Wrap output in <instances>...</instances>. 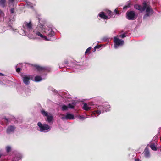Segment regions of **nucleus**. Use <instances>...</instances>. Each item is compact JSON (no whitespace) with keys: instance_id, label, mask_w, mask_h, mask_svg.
Here are the masks:
<instances>
[{"instance_id":"obj_1","label":"nucleus","mask_w":161,"mask_h":161,"mask_svg":"<svg viewBox=\"0 0 161 161\" xmlns=\"http://www.w3.org/2000/svg\"><path fill=\"white\" fill-rule=\"evenodd\" d=\"M41 23V40L42 39L43 40L50 41V38H47V36H53L54 35V32L53 29L50 26H48L46 21L43 23L42 21Z\"/></svg>"},{"instance_id":"obj_2","label":"nucleus","mask_w":161,"mask_h":161,"mask_svg":"<svg viewBox=\"0 0 161 161\" xmlns=\"http://www.w3.org/2000/svg\"><path fill=\"white\" fill-rule=\"evenodd\" d=\"M134 8L138 10L141 12L146 11V14L144 15L143 18H146L149 17L153 13V11L151 8L150 5L145 2L143 3L142 6L138 4H136L134 6Z\"/></svg>"},{"instance_id":"obj_3","label":"nucleus","mask_w":161,"mask_h":161,"mask_svg":"<svg viewBox=\"0 0 161 161\" xmlns=\"http://www.w3.org/2000/svg\"><path fill=\"white\" fill-rule=\"evenodd\" d=\"M95 107L97 110L93 111L91 114L92 116L93 117L94 115L95 117H97L101 113H103L105 111L107 112L109 110L110 108V105L105 106V105H96Z\"/></svg>"},{"instance_id":"obj_4","label":"nucleus","mask_w":161,"mask_h":161,"mask_svg":"<svg viewBox=\"0 0 161 161\" xmlns=\"http://www.w3.org/2000/svg\"><path fill=\"white\" fill-rule=\"evenodd\" d=\"M41 113L44 116L46 117V121L48 123H53V116L52 114L50 113H48L44 110L41 111Z\"/></svg>"},{"instance_id":"obj_5","label":"nucleus","mask_w":161,"mask_h":161,"mask_svg":"<svg viewBox=\"0 0 161 161\" xmlns=\"http://www.w3.org/2000/svg\"><path fill=\"white\" fill-rule=\"evenodd\" d=\"M41 81L46 78L47 73L50 70V69L48 67L41 66Z\"/></svg>"},{"instance_id":"obj_6","label":"nucleus","mask_w":161,"mask_h":161,"mask_svg":"<svg viewBox=\"0 0 161 161\" xmlns=\"http://www.w3.org/2000/svg\"><path fill=\"white\" fill-rule=\"evenodd\" d=\"M114 47L117 49L119 46H121L123 45L124 41L122 40L119 39L117 37H115L114 39Z\"/></svg>"},{"instance_id":"obj_7","label":"nucleus","mask_w":161,"mask_h":161,"mask_svg":"<svg viewBox=\"0 0 161 161\" xmlns=\"http://www.w3.org/2000/svg\"><path fill=\"white\" fill-rule=\"evenodd\" d=\"M127 18L130 20H134L136 19L135 13L134 11L127 12L126 13Z\"/></svg>"},{"instance_id":"obj_8","label":"nucleus","mask_w":161,"mask_h":161,"mask_svg":"<svg viewBox=\"0 0 161 161\" xmlns=\"http://www.w3.org/2000/svg\"><path fill=\"white\" fill-rule=\"evenodd\" d=\"M51 130V128L47 124H41V131L46 132L49 131Z\"/></svg>"},{"instance_id":"obj_9","label":"nucleus","mask_w":161,"mask_h":161,"mask_svg":"<svg viewBox=\"0 0 161 161\" xmlns=\"http://www.w3.org/2000/svg\"><path fill=\"white\" fill-rule=\"evenodd\" d=\"M74 119V116L73 114L67 113L65 116L61 117V119L63 120H72Z\"/></svg>"},{"instance_id":"obj_10","label":"nucleus","mask_w":161,"mask_h":161,"mask_svg":"<svg viewBox=\"0 0 161 161\" xmlns=\"http://www.w3.org/2000/svg\"><path fill=\"white\" fill-rule=\"evenodd\" d=\"M23 27L29 31L32 30L33 27V24L31 21L29 22H25L24 23Z\"/></svg>"},{"instance_id":"obj_11","label":"nucleus","mask_w":161,"mask_h":161,"mask_svg":"<svg viewBox=\"0 0 161 161\" xmlns=\"http://www.w3.org/2000/svg\"><path fill=\"white\" fill-rule=\"evenodd\" d=\"M30 79L33 80L31 77H30V76H25L23 77L22 80L24 83L26 85H28L30 84Z\"/></svg>"},{"instance_id":"obj_12","label":"nucleus","mask_w":161,"mask_h":161,"mask_svg":"<svg viewBox=\"0 0 161 161\" xmlns=\"http://www.w3.org/2000/svg\"><path fill=\"white\" fill-rule=\"evenodd\" d=\"M144 155L146 158H149L150 157V154L148 148L146 147L143 152Z\"/></svg>"},{"instance_id":"obj_13","label":"nucleus","mask_w":161,"mask_h":161,"mask_svg":"<svg viewBox=\"0 0 161 161\" xmlns=\"http://www.w3.org/2000/svg\"><path fill=\"white\" fill-rule=\"evenodd\" d=\"M34 34L36 36H40V26H37L33 31Z\"/></svg>"},{"instance_id":"obj_14","label":"nucleus","mask_w":161,"mask_h":161,"mask_svg":"<svg viewBox=\"0 0 161 161\" xmlns=\"http://www.w3.org/2000/svg\"><path fill=\"white\" fill-rule=\"evenodd\" d=\"M98 16L101 18L104 19H109L110 17H108V16L106 15L104 12H100L98 14Z\"/></svg>"},{"instance_id":"obj_15","label":"nucleus","mask_w":161,"mask_h":161,"mask_svg":"<svg viewBox=\"0 0 161 161\" xmlns=\"http://www.w3.org/2000/svg\"><path fill=\"white\" fill-rule=\"evenodd\" d=\"M93 108L94 107H92L90 105L86 103H84L82 108L83 109L86 111H88L89 110L92 108Z\"/></svg>"},{"instance_id":"obj_16","label":"nucleus","mask_w":161,"mask_h":161,"mask_svg":"<svg viewBox=\"0 0 161 161\" xmlns=\"http://www.w3.org/2000/svg\"><path fill=\"white\" fill-rule=\"evenodd\" d=\"M15 128L13 126L10 125L8 127L7 130V132L8 133H9L10 132L14 131Z\"/></svg>"},{"instance_id":"obj_17","label":"nucleus","mask_w":161,"mask_h":161,"mask_svg":"<svg viewBox=\"0 0 161 161\" xmlns=\"http://www.w3.org/2000/svg\"><path fill=\"white\" fill-rule=\"evenodd\" d=\"M150 147L151 148L153 151H156L157 150V148L156 147V143H154L151 144L150 145Z\"/></svg>"},{"instance_id":"obj_18","label":"nucleus","mask_w":161,"mask_h":161,"mask_svg":"<svg viewBox=\"0 0 161 161\" xmlns=\"http://www.w3.org/2000/svg\"><path fill=\"white\" fill-rule=\"evenodd\" d=\"M31 66L35 68V69H36L37 70L39 71L40 70V66L39 65L36 64H29Z\"/></svg>"},{"instance_id":"obj_19","label":"nucleus","mask_w":161,"mask_h":161,"mask_svg":"<svg viewBox=\"0 0 161 161\" xmlns=\"http://www.w3.org/2000/svg\"><path fill=\"white\" fill-rule=\"evenodd\" d=\"M6 0H0V5L2 7H4L5 6Z\"/></svg>"},{"instance_id":"obj_20","label":"nucleus","mask_w":161,"mask_h":161,"mask_svg":"<svg viewBox=\"0 0 161 161\" xmlns=\"http://www.w3.org/2000/svg\"><path fill=\"white\" fill-rule=\"evenodd\" d=\"M88 117L89 116L86 115V117H85L84 116L81 115L79 116L78 117L80 120H83L85 119L86 118H88Z\"/></svg>"},{"instance_id":"obj_21","label":"nucleus","mask_w":161,"mask_h":161,"mask_svg":"<svg viewBox=\"0 0 161 161\" xmlns=\"http://www.w3.org/2000/svg\"><path fill=\"white\" fill-rule=\"evenodd\" d=\"M75 104H74L73 103H72V104L71 103H69L68 104V108H70L71 109H73L74 108V106L75 105Z\"/></svg>"},{"instance_id":"obj_22","label":"nucleus","mask_w":161,"mask_h":161,"mask_svg":"<svg viewBox=\"0 0 161 161\" xmlns=\"http://www.w3.org/2000/svg\"><path fill=\"white\" fill-rule=\"evenodd\" d=\"M40 81V76H36L35 77V81L38 82Z\"/></svg>"},{"instance_id":"obj_23","label":"nucleus","mask_w":161,"mask_h":161,"mask_svg":"<svg viewBox=\"0 0 161 161\" xmlns=\"http://www.w3.org/2000/svg\"><path fill=\"white\" fill-rule=\"evenodd\" d=\"M68 108V106L65 105H63L62 106V110L63 111L67 110Z\"/></svg>"},{"instance_id":"obj_24","label":"nucleus","mask_w":161,"mask_h":161,"mask_svg":"<svg viewBox=\"0 0 161 161\" xmlns=\"http://www.w3.org/2000/svg\"><path fill=\"white\" fill-rule=\"evenodd\" d=\"M108 40V39L107 36H104L101 39V40L102 42H106Z\"/></svg>"},{"instance_id":"obj_25","label":"nucleus","mask_w":161,"mask_h":161,"mask_svg":"<svg viewBox=\"0 0 161 161\" xmlns=\"http://www.w3.org/2000/svg\"><path fill=\"white\" fill-rule=\"evenodd\" d=\"M6 152L8 153L10 152L11 150V147L9 146H8L6 147Z\"/></svg>"},{"instance_id":"obj_26","label":"nucleus","mask_w":161,"mask_h":161,"mask_svg":"<svg viewBox=\"0 0 161 161\" xmlns=\"http://www.w3.org/2000/svg\"><path fill=\"white\" fill-rule=\"evenodd\" d=\"M107 13L108 14V17H110V18L112 17L111 14H112V12L111 11L109 10H108L107 11Z\"/></svg>"},{"instance_id":"obj_27","label":"nucleus","mask_w":161,"mask_h":161,"mask_svg":"<svg viewBox=\"0 0 161 161\" xmlns=\"http://www.w3.org/2000/svg\"><path fill=\"white\" fill-rule=\"evenodd\" d=\"M48 89L49 90L53 91L54 92L56 93H57V91L51 87H49L48 88Z\"/></svg>"},{"instance_id":"obj_28","label":"nucleus","mask_w":161,"mask_h":161,"mask_svg":"<svg viewBox=\"0 0 161 161\" xmlns=\"http://www.w3.org/2000/svg\"><path fill=\"white\" fill-rule=\"evenodd\" d=\"M130 7V4L129 3L127 5L125 6L123 8V9H125L127 8H128Z\"/></svg>"},{"instance_id":"obj_29","label":"nucleus","mask_w":161,"mask_h":161,"mask_svg":"<svg viewBox=\"0 0 161 161\" xmlns=\"http://www.w3.org/2000/svg\"><path fill=\"white\" fill-rule=\"evenodd\" d=\"M91 48V47H88L85 53L86 54V53H88L89 51H90Z\"/></svg>"},{"instance_id":"obj_30","label":"nucleus","mask_w":161,"mask_h":161,"mask_svg":"<svg viewBox=\"0 0 161 161\" xmlns=\"http://www.w3.org/2000/svg\"><path fill=\"white\" fill-rule=\"evenodd\" d=\"M20 69L19 68H18L16 69V71L17 72L19 73L20 71Z\"/></svg>"},{"instance_id":"obj_31","label":"nucleus","mask_w":161,"mask_h":161,"mask_svg":"<svg viewBox=\"0 0 161 161\" xmlns=\"http://www.w3.org/2000/svg\"><path fill=\"white\" fill-rule=\"evenodd\" d=\"M114 12L115 13L119 15V13L118 12L117 9H116L114 10Z\"/></svg>"},{"instance_id":"obj_32","label":"nucleus","mask_w":161,"mask_h":161,"mask_svg":"<svg viewBox=\"0 0 161 161\" xmlns=\"http://www.w3.org/2000/svg\"><path fill=\"white\" fill-rule=\"evenodd\" d=\"M14 8H12L10 9V12L11 13L13 14L14 13Z\"/></svg>"},{"instance_id":"obj_33","label":"nucleus","mask_w":161,"mask_h":161,"mask_svg":"<svg viewBox=\"0 0 161 161\" xmlns=\"http://www.w3.org/2000/svg\"><path fill=\"white\" fill-rule=\"evenodd\" d=\"M120 36L122 38H124L126 37V36L124 34L121 35Z\"/></svg>"},{"instance_id":"obj_34","label":"nucleus","mask_w":161,"mask_h":161,"mask_svg":"<svg viewBox=\"0 0 161 161\" xmlns=\"http://www.w3.org/2000/svg\"><path fill=\"white\" fill-rule=\"evenodd\" d=\"M101 47V46L100 45H97L95 47L97 49L100 48Z\"/></svg>"},{"instance_id":"obj_35","label":"nucleus","mask_w":161,"mask_h":161,"mask_svg":"<svg viewBox=\"0 0 161 161\" xmlns=\"http://www.w3.org/2000/svg\"><path fill=\"white\" fill-rule=\"evenodd\" d=\"M37 125L40 128V122H39L37 123Z\"/></svg>"},{"instance_id":"obj_36","label":"nucleus","mask_w":161,"mask_h":161,"mask_svg":"<svg viewBox=\"0 0 161 161\" xmlns=\"http://www.w3.org/2000/svg\"><path fill=\"white\" fill-rule=\"evenodd\" d=\"M4 119L5 120H6L7 122H8V119L7 118H4Z\"/></svg>"},{"instance_id":"obj_37","label":"nucleus","mask_w":161,"mask_h":161,"mask_svg":"<svg viewBox=\"0 0 161 161\" xmlns=\"http://www.w3.org/2000/svg\"><path fill=\"white\" fill-rule=\"evenodd\" d=\"M68 61H67V60H66V61H64V63L65 64H68Z\"/></svg>"},{"instance_id":"obj_38","label":"nucleus","mask_w":161,"mask_h":161,"mask_svg":"<svg viewBox=\"0 0 161 161\" xmlns=\"http://www.w3.org/2000/svg\"><path fill=\"white\" fill-rule=\"evenodd\" d=\"M14 0H9V2H13Z\"/></svg>"},{"instance_id":"obj_39","label":"nucleus","mask_w":161,"mask_h":161,"mask_svg":"<svg viewBox=\"0 0 161 161\" xmlns=\"http://www.w3.org/2000/svg\"><path fill=\"white\" fill-rule=\"evenodd\" d=\"M96 49H97V48H95V47H94V51H93V52H95L96 51Z\"/></svg>"},{"instance_id":"obj_40","label":"nucleus","mask_w":161,"mask_h":161,"mask_svg":"<svg viewBox=\"0 0 161 161\" xmlns=\"http://www.w3.org/2000/svg\"><path fill=\"white\" fill-rule=\"evenodd\" d=\"M4 75L2 73H0V76H3Z\"/></svg>"},{"instance_id":"obj_41","label":"nucleus","mask_w":161,"mask_h":161,"mask_svg":"<svg viewBox=\"0 0 161 161\" xmlns=\"http://www.w3.org/2000/svg\"><path fill=\"white\" fill-rule=\"evenodd\" d=\"M135 161H140L138 159H135Z\"/></svg>"},{"instance_id":"obj_42","label":"nucleus","mask_w":161,"mask_h":161,"mask_svg":"<svg viewBox=\"0 0 161 161\" xmlns=\"http://www.w3.org/2000/svg\"><path fill=\"white\" fill-rule=\"evenodd\" d=\"M19 159H21V157L20 156L19 157Z\"/></svg>"},{"instance_id":"obj_43","label":"nucleus","mask_w":161,"mask_h":161,"mask_svg":"<svg viewBox=\"0 0 161 161\" xmlns=\"http://www.w3.org/2000/svg\"><path fill=\"white\" fill-rule=\"evenodd\" d=\"M59 67H60V68H62L63 67H62V66H60V65H59Z\"/></svg>"},{"instance_id":"obj_44","label":"nucleus","mask_w":161,"mask_h":161,"mask_svg":"<svg viewBox=\"0 0 161 161\" xmlns=\"http://www.w3.org/2000/svg\"><path fill=\"white\" fill-rule=\"evenodd\" d=\"M2 156V155L1 154H0V158H1V156Z\"/></svg>"},{"instance_id":"obj_45","label":"nucleus","mask_w":161,"mask_h":161,"mask_svg":"<svg viewBox=\"0 0 161 161\" xmlns=\"http://www.w3.org/2000/svg\"><path fill=\"white\" fill-rule=\"evenodd\" d=\"M2 13V11L0 10V14Z\"/></svg>"},{"instance_id":"obj_46","label":"nucleus","mask_w":161,"mask_h":161,"mask_svg":"<svg viewBox=\"0 0 161 161\" xmlns=\"http://www.w3.org/2000/svg\"><path fill=\"white\" fill-rule=\"evenodd\" d=\"M79 67V66H77V67Z\"/></svg>"}]
</instances>
